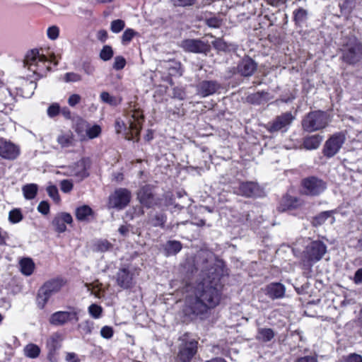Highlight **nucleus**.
Listing matches in <instances>:
<instances>
[{
  "instance_id": "nucleus-1",
  "label": "nucleus",
  "mask_w": 362,
  "mask_h": 362,
  "mask_svg": "<svg viewBox=\"0 0 362 362\" xmlns=\"http://www.w3.org/2000/svg\"><path fill=\"white\" fill-rule=\"evenodd\" d=\"M219 279L213 277L209 281L204 280L202 290H198L195 294L194 301L190 303L189 307L192 312L195 315H202L208 309L216 307L221 299V285L218 284Z\"/></svg>"
},
{
  "instance_id": "nucleus-2",
  "label": "nucleus",
  "mask_w": 362,
  "mask_h": 362,
  "mask_svg": "<svg viewBox=\"0 0 362 362\" xmlns=\"http://www.w3.org/2000/svg\"><path fill=\"white\" fill-rule=\"evenodd\" d=\"M144 121L143 115L139 111L135 110L132 112L131 118L129 120V126L127 128L125 123L121 119H117L115 121V130L117 134L124 133V137L127 140H134V135L139 134L141 129V124Z\"/></svg>"
},
{
  "instance_id": "nucleus-3",
  "label": "nucleus",
  "mask_w": 362,
  "mask_h": 362,
  "mask_svg": "<svg viewBox=\"0 0 362 362\" xmlns=\"http://www.w3.org/2000/svg\"><path fill=\"white\" fill-rule=\"evenodd\" d=\"M47 58L43 54H40L37 49H32L27 53L24 64L34 74L41 78L50 71V66L47 64Z\"/></svg>"
},
{
  "instance_id": "nucleus-4",
  "label": "nucleus",
  "mask_w": 362,
  "mask_h": 362,
  "mask_svg": "<svg viewBox=\"0 0 362 362\" xmlns=\"http://www.w3.org/2000/svg\"><path fill=\"white\" fill-rule=\"evenodd\" d=\"M326 251V245L322 241L315 240L308 244L302 256L304 268L310 269L313 264L322 258Z\"/></svg>"
},
{
  "instance_id": "nucleus-5",
  "label": "nucleus",
  "mask_w": 362,
  "mask_h": 362,
  "mask_svg": "<svg viewBox=\"0 0 362 362\" xmlns=\"http://www.w3.org/2000/svg\"><path fill=\"white\" fill-rule=\"evenodd\" d=\"M341 52L344 62L355 64L362 58V42L354 36L347 37L343 41Z\"/></svg>"
},
{
  "instance_id": "nucleus-6",
  "label": "nucleus",
  "mask_w": 362,
  "mask_h": 362,
  "mask_svg": "<svg viewBox=\"0 0 362 362\" xmlns=\"http://www.w3.org/2000/svg\"><path fill=\"white\" fill-rule=\"evenodd\" d=\"M327 124V115L325 112L320 110L308 113L302 122L303 129L308 132H313L323 129Z\"/></svg>"
},
{
  "instance_id": "nucleus-7",
  "label": "nucleus",
  "mask_w": 362,
  "mask_h": 362,
  "mask_svg": "<svg viewBox=\"0 0 362 362\" xmlns=\"http://www.w3.org/2000/svg\"><path fill=\"white\" fill-rule=\"evenodd\" d=\"M64 285V281L60 279H54L47 281L40 288L37 294V304L40 308H43L49 299L58 293Z\"/></svg>"
},
{
  "instance_id": "nucleus-8",
  "label": "nucleus",
  "mask_w": 362,
  "mask_h": 362,
  "mask_svg": "<svg viewBox=\"0 0 362 362\" xmlns=\"http://www.w3.org/2000/svg\"><path fill=\"white\" fill-rule=\"evenodd\" d=\"M181 344L179 346L177 356L182 362H190L197 351L198 341L192 339L188 333L180 337Z\"/></svg>"
},
{
  "instance_id": "nucleus-9",
  "label": "nucleus",
  "mask_w": 362,
  "mask_h": 362,
  "mask_svg": "<svg viewBox=\"0 0 362 362\" xmlns=\"http://www.w3.org/2000/svg\"><path fill=\"white\" fill-rule=\"evenodd\" d=\"M79 310L74 308H71L69 311H57L52 313L49 322L54 326H63L65 324L74 321H78Z\"/></svg>"
},
{
  "instance_id": "nucleus-10",
  "label": "nucleus",
  "mask_w": 362,
  "mask_h": 362,
  "mask_svg": "<svg viewBox=\"0 0 362 362\" xmlns=\"http://www.w3.org/2000/svg\"><path fill=\"white\" fill-rule=\"evenodd\" d=\"M131 192L128 189L125 188L117 189L109 197V207L122 209L128 205L131 200Z\"/></svg>"
},
{
  "instance_id": "nucleus-11",
  "label": "nucleus",
  "mask_w": 362,
  "mask_h": 362,
  "mask_svg": "<svg viewBox=\"0 0 362 362\" xmlns=\"http://www.w3.org/2000/svg\"><path fill=\"white\" fill-rule=\"evenodd\" d=\"M303 187L305 194L316 196L324 192L326 184L316 177H310L303 180Z\"/></svg>"
},
{
  "instance_id": "nucleus-12",
  "label": "nucleus",
  "mask_w": 362,
  "mask_h": 362,
  "mask_svg": "<svg viewBox=\"0 0 362 362\" xmlns=\"http://www.w3.org/2000/svg\"><path fill=\"white\" fill-rule=\"evenodd\" d=\"M294 117L291 112H285L277 116L272 122L267 124V129L270 132H285L290 126Z\"/></svg>"
},
{
  "instance_id": "nucleus-13",
  "label": "nucleus",
  "mask_w": 362,
  "mask_h": 362,
  "mask_svg": "<svg viewBox=\"0 0 362 362\" xmlns=\"http://www.w3.org/2000/svg\"><path fill=\"white\" fill-rule=\"evenodd\" d=\"M88 159L82 158L69 168L67 175L74 177L78 182H81L89 175L88 173Z\"/></svg>"
},
{
  "instance_id": "nucleus-14",
  "label": "nucleus",
  "mask_w": 362,
  "mask_h": 362,
  "mask_svg": "<svg viewBox=\"0 0 362 362\" xmlns=\"http://www.w3.org/2000/svg\"><path fill=\"white\" fill-rule=\"evenodd\" d=\"M20 154V148L18 146L7 141L4 139H0V156L6 160H15Z\"/></svg>"
},
{
  "instance_id": "nucleus-15",
  "label": "nucleus",
  "mask_w": 362,
  "mask_h": 362,
  "mask_svg": "<svg viewBox=\"0 0 362 362\" xmlns=\"http://www.w3.org/2000/svg\"><path fill=\"white\" fill-rule=\"evenodd\" d=\"M181 47L187 52L194 53H206L209 51V45L197 39H187L182 42Z\"/></svg>"
},
{
  "instance_id": "nucleus-16",
  "label": "nucleus",
  "mask_w": 362,
  "mask_h": 362,
  "mask_svg": "<svg viewBox=\"0 0 362 362\" xmlns=\"http://www.w3.org/2000/svg\"><path fill=\"white\" fill-rule=\"evenodd\" d=\"M261 193L259 186L254 182H241L237 191V194L247 197L259 196Z\"/></svg>"
},
{
  "instance_id": "nucleus-17",
  "label": "nucleus",
  "mask_w": 362,
  "mask_h": 362,
  "mask_svg": "<svg viewBox=\"0 0 362 362\" xmlns=\"http://www.w3.org/2000/svg\"><path fill=\"white\" fill-rule=\"evenodd\" d=\"M137 199L141 204L147 208H151L156 204L152 187L148 185L140 188L137 192Z\"/></svg>"
},
{
  "instance_id": "nucleus-18",
  "label": "nucleus",
  "mask_w": 362,
  "mask_h": 362,
  "mask_svg": "<svg viewBox=\"0 0 362 362\" xmlns=\"http://www.w3.org/2000/svg\"><path fill=\"white\" fill-rule=\"evenodd\" d=\"M220 88L215 81H202L197 86V92L202 98L213 95Z\"/></svg>"
},
{
  "instance_id": "nucleus-19",
  "label": "nucleus",
  "mask_w": 362,
  "mask_h": 362,
  "mask_svg": "<svg viewBox=\"0 0 362 362\" xmlns=\"http://www.w3.org/2000/svg\"><path fill=\"white\" fill-rule=\"evenodd\" d=\"M133 275L127 268L119 269L116 274L117 285L123 289H127L133 285Z\"/></svg>"
},
{
  "instance_id": "nucleus-20",
  "label": "nucleus",
  "mask_w": 362,
  "mask_h": 362,
  "mask_svg": "<svg viewBox=\"0 0 362 362\" xmlns=\"http://www.w3.org/2000/svg\"><path fill=\"white\" fill-rule=\"evenodd\" d=\"M73 218L70 214L62 212L58 214L52 221V225L58 233H63L66 230V223L71 224Z\"/></svg>"
},
{
  "instance_id": "nucleus-21",
  "label": "nucleus",
  "mask_w": 362,
  "mask_h": 362,
  "mask_svg": "<svg viewBox=\"0 0 362 362\" xmlns=\"http://www.w3.org/2000/svg\"><path fill=\"white\" fill-rule=\"evenodd\" d=\"M257 65L250 57L243 58L238 66V72L243 76H250L256 71Z\"/></svg>"
},
{
  "instance_id": "nucleus-22",
  "label": "nucleus",
  "mask_w": 362,
  "mask_h": 362,
  "mask_svg": "<svg viewBox=\"0 0 362 362\" xmlns=\"http://www.w3.org/2000/svg\"><path fill=\"white\" fill-rule=\"evenodd\" d=\"M335 218L333 216L332 211H322L313 218L312 224L315 227L320 226L323 224L332 225L334 223Z\"/></svg>"
},
{
  "instance_id": "nucleus-23",
  "label": "nucleus",
  "mask_w": 362,
  "mask_h": 362,
  "mask_svg": "<svg viewBox=\"0 0 362 362\" xmlns=\"http://www.w3.org/2000/svg\"><path fill=\"white\" fill-rule=\"evenodd\" d=\"M339 150V136L334 134L325 143L324 154L328 158L334 156Z\"/></svg>"
},
{
  "instance_id": "nucleus-24",
  "label": "nucleus",
  "mask_w": 362,
  "mask_h": 362,
  "mask_svg": "<svg viewBox=\"0 0 362 362\" xmlns=\"http://www.w3.org/2000/svg\"><path fill=\"white\" fill-rule=\"evenodd\" d=\"M285 292L286 288L281 283H272L266 288V295L272 299L282 298Z\"/></svg>"
},
{
  "instance_id": "nucleus-25",
  "label": "nucleus",
  "mask_w": 362,
  "mask_h": 362,
  "mask_svg": "<svg viewBox=\"0 0 362 362\" xmlns=\"http://www.w3.org/2000/svg\"><path fill=\"white\" fill-rule=\"evenodd\" d=\"M166 221V216L162 212L151 211L148 215L147 223L153 227H163Z\"/></svg>"
},
{
  "instance_id": "nucleus-26",
  "label": "nucleus",
  "mask_w": 362,
  "mask_h": 362,
  "mask_svg": "<svg viewBox=\"0 0 362 362\" xmlns=\"http://www.w3.org/2000/svg\"><path fill=\"white\" fill-rule=\"evenodd\" d=\"M47 347L49 350L48 357L51 358L54 352L60 347V335L58 333L53 334L47 339Z\"/></svg>"
},
{
  "instance_id": "nucleus-27",
  "label": "nucleus",
  "mask_w": 362,
  "mask_h": 362,
  "mask_svg": "<svg viewBox=\"0 0 362 362\" xmlns=\"http://www.w3.org/2000/svg\"><path fill=\"white\" fill-rule=\"evenodd\" d=\"M322 141V137L320 135H313L305 137L303 140V146L307 150H314L317 148L321 142Z\"/></svg>"
},
{
  "instance_id": "nucleus-28",
  "label": "nucleus",
  "mask_w": 362,
  "mask_h": 362,
  "mask_svg": "<svg viewBox=\"0 0 362 362\" xmlns=\"http://www.w3.org/2000/svg\"><path fill=\"white\" fill-rule=\"evenodd\" d=\"M275 336L274 332L270 328H259L257 330L256 338L257 340L268 342L270 341Z\"/></svg>"
},
{
  "instance_id": "nucleus-29",
  "label": "nucleus",
  "mask_w": 362,
  "mask_h": 362,
  "mask_svg": "<svg viewBox=\"0 0 362 362\" xmlns=\"http://www.w3.org/2000/svg\"><path fill=\"white\" fill-rule=\"evenodd\" d=\"M93 214L92 209L87 206L83 205L76 209L75 215L76 218L80 221H85L88 219V217Z\"/></svg>"
},
{
  "instance_id": "nucleus-30",
  "label": "nucleus",
  "mask_w": 362,
  "mask_h": 362,
  "mask_svg": "<svg viewBox=\"0 0 362 362\" xmlns=\"http://www.w3.org/2000/svg\"><path fill=\"white\" fill-rule=\"evenodd\" d=\"M20 267L21 272L25 276H30L33 274L35 264L30 258H23L20 261Z\"/></svg>"
},
{
  "instance_id": "nucleus-31",
  "label": "nucleus",
  "mask_w": 362,
  "mask_h": 362,
  "mask_svg": "<svg viewBox=\"0 0 362 362\" xmlns=\"http://www.w3.org/2000/svg\"><path fill=\"white\" fill-rule=\"evenodd\" d=\"M100 99L103 103L108 104L111 106H117L122 102V98H117L110 95L107 91H103L100 93Z\"/></svg>"
},
{
  "instance_id": "nucleus-32",
  "label": "nucleus",
  "mask_w": 362,
  "mask_h": 362,
  "mask_svg": "<svg viewBox=\"0 0 362 362\" xmlns=\"http://www.w3.org/2000/svg\"><path fill=\"white\" fill-rule=\"evenodd\" d=\"M38 187L36 184H28L23 187L22 191L26 199H33L37 192Z\"/></svg>"
},
{
  "instance_id": "nucleus-33",
  "label": "nucleus",
  "mask_w": 362,
  "mask_h": 362,
  "mask_svg": "<svg viewBox=\"0 0 362 362\" xmlns=\"http://www.w3.org/2000/svg\"><path fill=\"white\" fill-rule=\"evenodd\" d=\"M308 18V11L307 10L299 8L293 11V20L296 23V25L300 26L303 23H304Z\"/></svg>"
},
{
  "instance_id": "nucleus-34",
  "label": "nucleus",
  "mask_w": 362,
  "mask_h": 362,
  "mask_svg": "<svg viewBox=\"0 0 362 362\" xmlns=\"http://www.w3.org/2000/svg\"><path fill=\"white\" fill-rule=\"evenodd\" d=\"M182 249V244L179 241L170 240L165 246V250L168 255H175Z\"/></svg>"
},
{
  "instance_id": "nucleus-35",
  "label": "nucleus",
  "mask_w": 362,
  "mask_h": 362,
  "mask_svg": "<svg viewBox=\"0 0 362 362\" xmlns=\"http://www.w3.org/2000/svg\"><path fill=\"white\" fill-rule=\"evenodd\" d=\"M40 353V347L34 344H28L24 348V354L25 355L30 358H37Z\"/></svg>"
},
{
  "instance_id": "nucleus-36",
  "label": "nucleus",
  "mask_w": 362,
  "mask_h": 362,
  "mask_svg": "<svg viewBox=\"0 0 362 362\" xmlns=\"http://www.w3.org/2000/svg\"><path fill=\"white\" fill-rule=\"evenodd\" d=\"M266 92H257L247 96V100L254 105H259L266 100Z\"/></svg>"
},
{
  "instance_id": "nucleus-37",
  "label": "nucleus",
  "mask_w": 362,
  "mask_h": 362,
  "mask_svg": "<svg viewBox=\"0 0 362 362\" xmlns=\"http://www.w3.org/2000/svg\"><path fill=\"white\" fill-rule=\"evenodd\" d=\"M101 133V128L99 125L95 124L93 126H90L88 123V126L86 128V132L85 134V139L88 138L90 139H95L98 137Z\"/></svg>"
},
{
  "instance_id": "nucleus-38",
  "label": "nucleus",
  "mask_w": 362,
  "mask_h": 362,
  "mask_svg": "<svg viewBox=\"0 0 362 362\" xmlns=\"http://www.w3.org/2000/svg\"><path fill=\"white\" fill-rule=\"evenodd\" d=\"M114 55V52L111 46L105 45L100 52V59L104 62L109 61Z\"/></svg>"
},
{
  "instance_id": "nucleus-39",
  "label": "nucleus",
  "mask_w": 362,
  "mask_h": 362,
  "mask_svg": "<svg viewBox=\"0 0 362 362\" xmlns=\"http://www.w3.org/2000/svg\"><path fill=\"white\" fill-rule=\"evenodd\" d=\"M23 216L19 209H14L8 214V220L12 223H18L23 220Z\"/></svg>"
},
{
  "instance_id": "nucleus-40",
  "label": "nucleus",
  "mask_w": 362,
  "mask_h": 362,
  "mask_svg": "<svg viewBox=\"0 0 362 362\" xmlns=\"http://www.w3.org/2000/svg\"><path fill=\"white\" fill-rule=\"evenodd\" d=\"M88 122L83 119H79L76 124V132L80 136L81 139H85V134Z\"/></svg>"
},
{
  "instance_id": "nucleus-41",
  "label": "nucleus",
  "mask_w": 362,
  "mask_h": 362,
  "mask_svg": "<svg viewBox=\"0 0 362 362\" xmlns=\"http://www.w3.org/2000/svg\"><path fill=\"white\" fill-rule=\"evenodd\" d=\"M112 245L107 240H102L95 244V250L100 252H105L112 248Z\"/></svg>"
},
{
  "instance_id": "nucleus-42",
  "label": "nucleus",
  "mask_w": 362,
  "mask_h": 362,
  "mask_svg": "<svg viewBox=\"0 0 362 362\" xmlns=\"http://www.w3.org/2000/svg\"><path fill=\"white\" fill-rule=\"evenodd\" d=\"M136 35V32L132 28H127L122 35V43L124 45H128L133 37Z\"/></svg>"
},
{
  "instance_id": "nucleus-43",
  "label": "nucleus",
  "mask_w": 362,
  "mask_h": 362,
  "mask_svg": "<svg viewBox=\"0 0 362 362\" xmlns=\"http://www.w3.org/2000/svg\"><path fill=\"white\" fill-rule=\"evenodd\" d=\"M125 27V23L121 19L114 20L111 22L110 30L114 33H119Z\"/></svg>"
},
{
  "instance_id": "nucleus-44",
  "label": "nucleus",
  "mask_w": 362,
  "mask_h": 362,
  "mask_svg": "<svg viewBox=\"0 0 362 362\" xmlns=\"http://www.w3.org/2000/svg\"><path fill=\"white\" fill-rule=\"evenodd\" d=\"M81 68L88 76H93L95 71V66L89 61L83 62Z\"/></svg>"
},
{
  "instance_id": "nucleus-45",
  "label": "nucleus",
  "mask_w": 362,
  "mask_h": 362,
  "mask_svg": "<svg viewBox=\"0 0 362 362\" xmlns=\"http://www.w3.org/2000/svg\"><path fill=\"white\" fill-rule=\"evenodd\" d=\"M103 309L102 308L97 304H91L88 307V313L89 314L95 319L99 318L101 316Z\"/></svg>"
},
{
  "instance_id": "nucleus-46",
  "label": "nucleus",
  "mask_w": 362,
  "mask_h": 362,
  "mask_svg": "<svg viewBox=\"0 0 362 362\" xmlns=\"http://www.w3.org/2000/svg\"><path fill=\"white\" fill-rule=\"evenodd\" d=\"M59 28L57 25H52L47 30V36L51 40H55L59 37Z\"/></svg>"
},
{
  "instance_id": "nucleus-47",
  "label": "nucleus",
  "mask_w": 362,
  "mask_h": 362,
  "mask_svg": "<svg viewBox=\"0 0 362 362\" xmlns=\"http://www.w3.org/2000/svg\"><path fill=\"white\" fill-rule=\"evenodd\" d=\"M47 192L48 195L56 202L58 203L60 201V197L58 192V189L54 185H49L47 187Z\"/></svg>"
},
{
  "instance_id": "nucleus-48",
  "label": "nucleus",
  "mask_w": 362,
  "mask_h": 362,
  "mask_svg": "<svg viewBox=\"0 0 362 362\" xmlns=\"http://www.w3.org/2000/svg\"><path fill=\"white\" fill-rule=\"evenodd\" d=\"M57 141L62 147H69L72 144V138L69 135L63 134L58 136Z\"/></svg>"
},
{
  "instance_id": "nucleus-49",
  "label": "nucleus",
  "mask_w": 362,
  "mask_h": 362,
  "mask_svg": "<svg viewBox=\"0 0 362 362\" xmlns=\"http://www.w3.org/2000/svg\"><path fill=\"white\" fill-rule=\"evenodd\" d=\"M82 80L80 74L74 72H68L64 75V81L66 83L78 82Z\"/></svg>"
},
{
  "instance_id": "nucleus-50",
  "label": "nucleus",
  "mask_w": 362,
  "mask_h": 362,
  "mask_svg": "<svg viewBox=\"0 0 362 362\" xmlns=\"http://www.w3.org/2000/svg\"><path fill=\"white\" fill-rule=\"evenodd\" d=\"M126 65V60L122 56H117L114 59L112 67L115 70H121Z\"/></svg>"
},
{
  "instance_id": "nucleus-51",
  "label": "nucleus",
  "mask_w": 362,
  "mask_h": 362,
  "mask_svg": "<svg viewBox=\"0 0 362 362\" xmlns=\"http://www.w3.org/2000/svg\"><path fill=\"white\" fill-rule=\"evenodd\" d=\"M49 117H54L60 113V106L58 103H53L49 106L47 110Z\"/></svg>"
},
{
  "instance_id": "nucleus-52",
  "label": "nucleus",
  "mask_w": 362,
  "mask_h": 362,
  "mask_svg": "<svg viewBox=\"0 0 362 362\" xmlns=\"http://www.w3.org/2000/svg\"><path fill=\"white\" fill-rule=\"evenodd\" d=\"M73 182L70 180H63L60 182V189L64 193L70 192L73 189Z\"/></svg>"
},
{
  "instance_id": "nucleus-53",
  "label": "nucleus",
  "mask_w": 362,
  "mask_h": 362,
  "mask_svg": "<svg viewBox=\"0 0 362 362\" xmlns=\"http://www.w3.org/2000/svg\"><path fill=\"white\" fill-rule=\"evenodd\" d=\"M81 95L78 94L74 93V94H71L69 97L67 103L69 106L74 107L77 104H78L81 102Z\"/></svg>"
},
{
  "instance_id": "nucleus-54",
  "label": "nucleus",
  "mask_w": 362,
  "mask_h": 362,
  "mask_svg": "<svg viewBox=\"0 0 362 362\" xmlns=\"http://www.w3.org/2000/svg\"><path fill=\"white\" fill-rule=\"evenodd\" d=\"M78 327L82 329V331L86 334H89L91 333L93 329V323L90 321H85L81 323Z\"/></svg>"
},
{
  "instance_id": "nucleus-55",
  "label": "nucleus",
  "mask_w": 362,
  "mask_h": 362,
  "mask_svg": "<svg viewBox=\"0 0 362 362\" xmlns=\"http://www.w3.org/2000/svg\"><path fill=\"white\" fill-rule=\"evenodd\" d=\"M37 211L42 214L47 215L49 212V205L47 202L42 201L37 206Z\"/></svg>"
},
{
  "instance_id": "nucleus-56",
  "label": "nucleus",
  "mask_w": 362,
  "mask_h": 362,
  "mask_svg": "<svg viewBox=\"0 0 362 362\" xmlns=\"http://www.w3.org/2000/svg\"><path fill=\"white\" fill-rule=\"evenodd\" d=\"M100 334L105 339H110L113 335V329L111 327L104 326L100 330Z\"/></svg>"
},
{
  "instance_id": "nucleus-57",
  "label": "nucleus",
  "mask_w": 362,
  "mask_h": 362,
  "mask_svg": "<svg viewBox=\"0 0 362 362\" xmlns=\"http://www.w3.org/2000/svg\"><path fill=\"white\" fill-rule=\"evenodd\" d=\"M283 202L285 203V207L287 209L294 208L296 206V202H297V199L291 197H284Z\"/></svg>"
},
{
  "instance_id": "nucleus-58",
  "label": "nucleus",
  "mask_w": 362,
  "mask_h": 362,
  "mask_svg": "<svg viewBox=\"0 0 362 362\" xmlns=\"http://www.w3.org/2000/svg\"><path fill=\"white\" fill-rule=\"evenodd\" d=\"M206 24L211 28H216L221 25V21L216 17H212L206 19Z\"/></svg>"
},
{
  "instance_id": "nucleus-59",
  "label": "nucleus",
  "mask_w": 362,
  "mask_h": 362,
  "mask_svg": "<svg viewBox=\"0 0 362 362\" xmlns=\"http://www.w3.org/2000/svg\"><path fill=\"white\" fill-rule=\"evenodd\" d=\"M295 362H317V358L315 355H308L298 358Z\"/></svg>"
},
{
  "instance_id": "nucleus-60",
  "label": "nucleus",
  "mask_w": 362,
  "mask_h": 362,
  "mask_svg": "<svg viewBox=\"0 0 362 362\" xmlns=\"http://www.w3.org/2000/svg\"><path fill=\"white\" fill-rule=\"evenodd\" d=\"M195 0H172L173 4L177 6H186L192 5Z\"/></svg>"
},
{
  "instance_id": "nucleus-61",
  "label": "nucleus",
  "mask_w": 362,
  "mask_h": 362,
  "mask_svg": "<svg viewBox=\"0 0 362 362\" xmlns=\"http://www.w3.org/2000/svg\"><path fill=\"white\" fill-rule=\"evenodd\" d=\"M346 362H362V357L358 354H351L346 358Z\"/></svg>"
},
{
  "instance_id": "nucleus-62",
  "label": "nucleus",
  "mask_w": 362,
  "mask_h": 362,
  "mask_svg": "<svg viewBox=\"0 0 362 362\" xmlns=\"http://www.w3.org/2000/svg\"><path fill=\"white\" fill-rule=\"evenodd\" d=\"M66 361L67 362H79L77 355L75 353L69 352L66 354Z\"/></svg>"
},
{
  "instance_id": "nucleus-63",
  "label": "nucleus",
  "mask_w": 362,
  "mask_h": 362,
  "mask_svg": "<svg viewBox=\"0 0 362 362\" xmlns=\"http://www.w3.org/2000/svg\"><path fill=\"white\" fill-rule=\"evenodd\" d=\"M97 37L100 41H101L103 42H105L107 38V31L105 30H99L97 34Z\"/></svg>"
},
{
  "instance_id": "nucleus-64",
  "label": "nucleus",
  "mask_w": 362,
  "mask_h": 362,
  "mask_svg": "<svg viewBox=\"0 0 362 362\" xmlns=\"http://www.w3.org/2000/svg\"><path fill=\"white\" fill-rule=\"evenodd\" d=\"M354 280L356 284L362 283V268L358 269L355 272Z\"/></svg>"
}]
</instances>
